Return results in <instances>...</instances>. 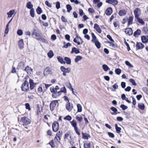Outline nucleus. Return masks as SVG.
Returning a JSON list of instances; mask_svg holds the SVG:
<instances>
[{
  "label": "nucleus",
  "mask_w": 148,
  "mask_h": 148,
  "mask_svg": "<svg viewBox=\"0 0 148 148\" xmlns=\"http://www.w3.org/2000/svg\"><path fill=\"white\" fill-rule=\"evenodd\" d=\"M21 120L23 123L24 126H26L30 124L31 122L30 119L25 116L21 118Z\"/></svg>",
  "instance_id": "1"
},
{
  "label": "nucleus",
  "mask_w": 148,
  "mask_h": 148,
  "mask_svg": "<svg viewBox=\"0 0 148 148\" xmlns=\"http://www.w3.org/2000/svg\"><path fill=\"white\" fill-rule=\"evenodd\" d=\"M21 88L22 91L25 92H27L29 90V83L27 81H25L21 85Z\"/></svg>",
  "instance_id": "2"
},
{
  "label": "nucleus",
  "mask_w": 148,
  "mask_h": 148,
  "mask_svg": "<svg viewBox=\"0 0 148 148\" xmlns=\"http://www.w3.org/2000/svg\"><path fill=\"white\" fill-rule=\"evenodd\" d=\"M60 70L63 72V75L65 76L66 75V73H69L71 71V69L69 68H66L64 66H62L60 67Z\"/></svg>",
  "instance_id": "3"
},
{
  "label": "nucleus",
  "mask_w": 148,
  "mask_h": 148,
  "mask_svg": "<svg viewBox=\"0 0 148 148\" xmlns=\"http://www.w3.org/2000/svg\"><path fill=\"white\" fill-rule=\"evenodd\" d=\"M73 41L74 42L76 43L78 45L82 44L83 42V40L81 38L77 35H76V37L73 39Z\"/></svg>",
  "instance_id": "4"
},
{
  "label": "nucleus",
  "mask_w": 148,
  "mask_h": 148,
  "mask_svg": "<svg viewBox=\"0 0 148 148\" xmlns=\"http://www.w3.org/2000/svg\"><path fill=\"white\" fill-rule=\"evenodd\" d=\"M59 124L57 121L54 122L52 125L53 131L54 132H57L59 129Z\"/></svg>",
  "instance_id": "5"
},
{
  "label": "nucleus",
  "mask_w": 148,
  "mask_h": 148,
  "mask_svg": "<svg viewBox=\"0 0 148 148\" xmlns=\"http://www.w3.org/2000/svg\"><path fill=\"white\" fill-rule=\"evenodd\" d=\"M136 18L139 17L141 14L140 9L138 8H136L134 11Z\"/></svg>",
  "instance_id": "6"
},
{
  "label": "nucleus",
  "mask_w": 148,
  "mask_h": 148,
  "mask_svg": "<svg viewBox=\"0 0 148 148\" xmlns=\"http://www.w3.org/2000/svg\"><path fill=\"white\" fill-rule=\"evenodd\" d=\"M32 36L34 38L38 40H40L42 37L39 32L37 33H32Z\"/></svg>",
  "instance_id": "7"
},
{
  "label": "nucleus",
  "mask_w": 148,
  "mask_h": 148,
  "mask_svg": "<svg viewBox=\"0 0 148 148\" xmlns=\"http://www.w3.org/2000/svg\"><path fill=\"white\" fill-rule=\"evenodd\" d=\"M58 102L57 100H54L52 101L50 105V109L51 111H53L56 105V103Z\"/></svg>",
  "instance_id": "8"
},
{
  "label": "nucleus",
  "mask_w": 148,
  "mask_h": 148,
  "mask_svg": "<svg viewBox=\"0 0 148 148\" xmlns=\"http://www.w3.org/2000/svg\"><path fill=\"white\" fill-rule=\"evenodd\" d=\"M25 68V64L23 62H20L17 66V69H23V70Z\"/></svg>",
  "instance_id": "9"
},
{
  "label": "nucleus",
  "mask_w": 148,
  "mask_h": 148,
  "mask_svg": "<svg viewBox=\"0 0 148 148\" xmlns=\"http://www.w3.org/2000/svg\"><path fill=\"white\" fill-rule=\"evenodd\" d=\"M125 32L126 34L129 36L132 35L133 34L132 29L130 28H128L126 29Z\"/></svg>",
  "instance_id": "10"
},
{
  "label": "nucleus",
  "mask_w": 148,
  "mask_h": 148,
  "mask_svg": "<svg viewBox=\"0 0 148 148\" xmlns=\"http://www.w3.org/2000/svg\"><path fill=\"white\" fill-rule=\"evenodd\" d=\"M29 82L30 84V88L31 90L34 89V87L35 86L36 84V83L34 82V81L32 79H30L29 80Z\"/></svg>",
  "instance_id": "11"
},
{
  "label": "nucleus",
  "mask_w": 148,
  "mask_h": 148,
  "mask_svg": "<svg viewBox=\"0 0 148 148\" xmlns=\"http://www.w3.org/2000/svg\"><path fill=\"white\" fill-rule=\"evenodd\" d=\"M33 69L28 66H26L24 70L28 74H30L32 72Z\"/></svg>",
  "instance_id": "12"
},
{
  "label": "nucleus",
  "mask_w": 148,
  "mask_h": 148,
  "mask_svg": "<svg viewBox=\"0 0 148 148\" xmlns=\"http://www.w3.org/2000/svg\"><path fill=\"white\" fill-rule=\"evenodd\" d=\"M136 49L137 50L141 49L143 48L144 45L141 43L137 42L136 45Z\"/></svg>",
  "instance_id": "13"
},
{
  "label": "nucleus",
  "mask_w": 148,
  "mask_h": 148,
  "mask_svg": "<svg viewBox=\"0 0 148 148\" xmlns=\"http://www.w3.org/2000/svg\"><path fill=\"white\" fill-rule=\"evenodd\" d=\"M127 13V11L125 9L121 10L119 12V14L120 16H125Z\"/></svg>",
  "instance_id": "14"
},
{
  "label": "nucleus",
  "mask_w": 148,
  "mask_h": 148,
  "mask_svg": "<svg viewBox=\"0 0 148 148\" xmlns=\"http://www.w3.org/2000/svg\"><path fill=\"white\" fill-rule=\"evenodd\" d=\"M94 28L96 29V31L99 33H101V30L99 27V25L97 23L94 24Z\"/></svg>",
  "instance_id": "15"
},
{
  "label": "nucleus",
  "mask_w": 148,
  "mask_h": 148,
  "mask_svg": "<svg viewBox=\"0 0 148 148\" xmlns=\"http://www.w3.org/2000/svg\"><path fill=\"white\" fill-rule=\"evenodd\" d=\"M73 108V106H71L70 103L69 101H68L66 103V109L69 112L70 111L72 108Z\"/></svg>",
  "instance_id": "16"
},
{
  "label": "nucleus",
  "mask_w": 148,
  "mask_h": 148,
  "mask_svg": "<svg viewBox=\"0 0 148 148\" xmlns=\"http://www.w3.org/2000/svg\"><path fill=\"white\" fill-rule=\"evenodd\" d=\"M112 12V9L110 8H108L106 11V14L108 16L110 15Z\"/></svg>",
  "instance_id": "17"
},
{
  "label": "nucleus",
  "mask_w": 148,
  "mask_h": 148,
  "mask_svg": "<svg viewBox=\"0 0 148 148\" xmlns=\"http://www.w3.org/2000/svg\"><path fill=\"white\" fill-rule=\"evenodd\" d=\"M74 53L75 54L79 53H80L79 49L75 47L73 48L71 53V54H73Z\"/></svg>",
  "instance_id": "18"
},
{
  "label": "nucleus",
  "mask_w": 148,
  "mask_h": 148,
  "mask_svg": "<svg viewBox=\"0 0 148 148\" xmlns=\"http://www.w3.org/2000/svg\"><path fill=\"white\" fill-rule=\"evenodd\" d=\"M18 46L20 49H22L24 47L23 40L22 39L20 40L18 42Z\"/></svg>",
  "instance_id": "19"
},
{
  "label": "nucleus",
  "mask_w": 148,
  "mask_h": 148,
  "mask_svg": "<svg viewBox=\"0 0 148 148\" xmlns=\"http://www.w3.org/2000/svg\"><path fill=\"white\" fill-rule=\"evenodd\" d=\"M110 109L114 112H111V114L112 115H116L117 114V110L116 108L114 107H112L110 108Z\"/></svg>",
  "instance_id": "20"
},
{
  "label": "nucleus",
  "mask_w": 148,
  "mask_h": 148,
  "mask_svg": "<svg viewBox=\"0 0 148 148\" xmlns=\"http://www.w3.org/2000/svg\"><path fill=\"white\" fill-rule=\"evenodd\" d=\"M106 2L116 5L118 3V1L116 0H107L106 1Z\"/></svg>",
  "instance_id": "21"
},
{
  "label": "nucleus",
  "mask_w": 148,
  "mask_h": 148,
  "mask_svg": "<svg viewBox=\"0 0 148 148\" xmlns=\"http://www.w3.org/2000/svg\"><path fill=\"white\" fill-rule=\"evenodd\" d=\"M141 40L143 43H145L147 42H148V36H142Z\"/></svg>",
  "instance_id": "22"
},
{
  "label": "nucleus",
  "mask_w": 148,
  "mask_h": 148,
  "mask_svg": "<svg viewBox=\"0 0 148 148\" xmlns=\"http://www.w3.org/2000/svg\"><path fill=\"white\" fill-rule=\"evenodd\" d=\"M75 118L77 121L79 123H80L81 121H82L83 120V118L82 117L80 114L76 115Z\"/></svg>",
  "instance_id": "23"
},
{
  "label": "nucleus",
  "mask_w": 148,
  "mask_h": 148,
  "mask_svg": "<svg viewBox=\"0 0 148 148\" xmlns=\"http://www.w3.org/2000/svg\"><path fill=\"white\" fill-rule=\"evenodd\" d=\"M15 12V10H12L9 11V12L7 13V14L8 15V17L9 18L12 17V15L14 14Z\"/></svg>",
  "instance_id": "24"
},
{
  "label": "nucleus",
  "mask_w": 148,
  "mask_h": 148,
  "mask_svg": "<svg viewBox=\"0 0 148 148\" xmlns=\"http://www.w3.org/2000/svg\"><path fill=\"white\" fill-rule=\"evenodd\" d=\"M141 31L140 29H138L134 33V36L136 37H138L140 34Z\"/></svg>",
  "instance_id": "25"
},
{
  "label": "nucleus",
  "mask_w": 148,
  "mask_h": 148,
  "mask_svg": "<svg viewBox=\"0 0 148 148\" xmlns=\"http://www.w3.org/2000/svg\"><path fill=\"white\" fill-rule=\"evenodd\" d=\"M70 123L74 129L77 127V123L75 120H73L72 121H71Z\"/></svg>",
  "instance_id": "26"
},
{
  "label": "nucleus",
  "mask_w": 148,
  "mask_h": 148,
  "mask_svg": "<svg viewBox=\"0 0 148 148\" xmlns=\"http://www.w3.org/2000/svg\"><path fill=\"white\" fill-rule=\"evenodd\" d=\"M84 148H90V142L84 143Z\"/></svg>",
  "instance_id": "27"
},
{
  "label": "nucleus",
  "mask_w": 148,
  "mask_h": 148,
  "mask_svg": "<svg viewBox=\"0 0 148 148\" xmlns=\"http://www.w3.org/2000/svg\"><path fill=\"white\" fill-rule=\"evenodd\" d=\"M62 131H59L58 132L57 134L56 135V136L59 138V140H58V141H60V138L61 137V136L62 134Z\"/></svg>",
  "instance_id": "28"
},
{
  "label": "nucleus",
  "mask_w": 148,
  "mask_h": 148,
  "mask_svg": "<svg viewBox=\"0 0 148 148\" xmlns=\"http://www.w3.org/2000/svg\"><path fill=\"white\" fill-rule=\"evenodd\" d=\"M115 126L116 131V132L118 133H119L121 132V128L118 126V125L117 124L115 125Z\"/></svg>",
  "instance_id": "29"
},
{
  "label": "nucleus",
  "mask_w": 148,
  "mask_h": 148,
  "mask_svg": "<svg viewBox=\"0 0 148 148\" xmlns=\"http://www.w3.org/2000/svg\"><path fill=\"white\" fill-rule=\"evenodd\" d=\"M64 60L66 61V63L68 64H71V61L70 58L67 57H65L64 58Z\"/></svg>",
  "instance_id": "30"
},
{
  "label": "nucleus",
  "mask_w": 148,
  "mask_h": 148,
  "mask_svg": "<svg viewBox=\"0 0 148 148\" xmlns=\"http://www.w3.org/2000/svg\"><path fill=\"white\" fill-rule=\"evenodd\" d=\"M136 19L137 20V21L141 25H143L145 24V22L143 21L142 19L140 18L139 17L137 18Z\"/></svg>",
  "instance_id": "31"
},
{
  "label": "nucleus",
  "mask_w": 148,
  "mask_h": 148,
  "mask_svg": "<svg viewBox=\"0 0 148 148\" xmlns=\"http://www.w3.org/2000/svg\"><path fill=\"white\" fill-rule=\"evenodd\" d=\"M143 32L146 34H148V27H144L142 29Z\"/></svg>",
  "instance_id": "32"
},
{
  "label": "nucleus",
  "mask_w": 148,
  "mask_h": 148,
  "mask_svg": "<svg viewBox=\"0 0 148 148\" xmlns=\"http://www.w3.org/2000/svg\"><path fill=\"white\" fill-rule=\"evenodd\" d=\"M27 7L29 9H31L33 8V5L31 4V2L30 1L28 2L26 4Z\"/></svg>",
  "instance_id": "33"
},
{
  "label": "nucleus",
  "mask_w": 148,
  "mask_h": 148,
  "mask_svg": "<svg viewBox=\"0 0 148 148\" xmlns=\"http://www.w3.org/2000/svg\"><path fill=\"white\" fill-rule=\"evenodd\" d=\"M30 14L32 17H34V9L33 8H32L30 9Z\"/></svg>",
  "instance_id": "34"
},
{
  "label": "nucleus",
  "mask_w": 148,
  "mask_h": 148,
  "mask_svg": "<svg viewBox=\"0 0 148 148\" xmlns=\"http://www.w3.org/2000/svg\"><path fill=\"white\" fill-rule=\"evenodd\" d=\"M102 68L105 71H107L108 70L110 69V68L106 64H103L102 65Z\"/></svg>",
  "instance_id": "35"
},
{
  "label": "nucleus",
  "mask_w": 148,
  "mask_h": 148,
  "mask_svg": "<svg viewBox=\"0 0 148 148\" xmlns=\"http://www.w3.org/2000/svg\"><path fill=\"white\" fill-rule=\"evenodd\" d=\"M57 59L59 62L61 64H65V62L64 61L63 59L61 57H58Z\"/></svg>",
  "instance_id": "36"
},
{
  "label": "nucleus",
  "mask_w": 148,
  "mask_h": 148,
  "mask_svg": "<svg viewBox=\"0 0 148 148\" xmlns=\"http://www.w3.org/2000/svg\"><path fill=\"white\" fill-rule=\"evenodd\" d=\"M36 12L38 14H40L42 12V10L40 6H38L36 9Z\"/></svg>",
  "instance_id": "37"
},
{
  "label": "nucleus",
  "mask_w": 148,
  "mask_h": 148,
  "mask_svg": "<svg viewBox=\"0 0 148 148\" xmlns=\"http://www.w3.org/2000/svg\"><path fill=\"white\" fill-rule=\"evenodd\" d=\"M82 59V57L80 56H77L75 59V62L77 63L79 61L81 60Z\"/></svg>",
  "instance_id": "38"
},
{
  "label": "nucleus",
  "mask_w": 148,
  "mask_h": 148,
  "mask_svg": "<svg viewBox=\"0 0 148 148\" xmlns=\"http://www.w3.org/2000/svg\"><path fill=\"white\" fill-rule=\"evenodd\" d=\"M138 107L141 110H143L145 108V105L143 103H139L138 104Z\"/></svg>",
  "instance_id": "39"
},
{
  "label": "nucleus",
  "mask_w": 148,
  "mask_h": 148,
  "mask_svg": "<svg viewBox=\"0 0 148 148\" xmlns=\"http://www.w3.org/2000/svg\"><path fill=\"white\" fill-rule=\"evenodd\" d=\"M48 56L50 58H52L54 55V54L52 51L50 50L49 52L48 53Z\"/></svg>",
  "instance_id": "40"
},
{
  "label": "nucleus",
  "mask_w": 148,
  "mask_h": 148,
  "mask_svg": "<svg viewBox=\"0 0 148 148\" xmlns=\"http://www.w3.org/2000/svg\"><path fill=\"white\" fill-rule=\"evenodd\" d=\"M133 17L132 16H130L128 19V23L129 25H131L132 23Z\"/></svg>",
  "instance_id": "41"
},
{
  "label": "nucleus",
  "mask_w": 148,
  "mask_h": 148,
  "mask_svg": "<svg viewBox=\"0 0 148 148\" xmlns=\"http://www.w3.org/2000/svg\"><path fill=\"white\" fill-rule=\"evenodd\" d=\"M90 136L87 133H82V137L84 139H88V137Z\"/></svg>",
  "instance_id": "42"
},
{
  "label": "nucleus",
  "mask_w": 148,
  "mask_h": 148,
  "mask_svg": "<svg viewBox=\"0 0 148 148\" xmlns=\"http://www.w3.org/2000/svg\"><path fill=\"white\" fill-rule=\"evenodd\" d=\"M66 7L67 9V12H69L72 10V7L69 4L67 5Z\"/></svg>",
  "instance_id": "43"
},
{
  "label": "nucleus",
  "mask_w": 148,
  "mask_h": 148,
  "mask_svg": "<svg viewBox=\"0 0 148 148\" xmlns=\"http://www.w3.org/2000/svg\"><path fill=\"white\" fill-rule=\"evenodd\" d=\"M91 35L92 38V42H95V41L96 39V36L93 33H92Z\"/></svg>",
  "instance_id": "44"
},
{
  "label": "nucleus",
  "mask_w": 148,
  "mask_h": 148,
  "mask_svg": "<svg viewBox=\"0 0 148 148\" xmlns=\"http://www.w3.org/2000/svg\"><path fill=\"white\" fill-rule=\"evenodd\" d=\"M77 111L78 112H80L82 111V107L81 105L79 104H78L77 105Z\"/></svg>",
  "instance_id": "45"
},
{
  "label": "nucleus",
  "mask_w": 148,
  "mask_h": 148,
  "mask_svg": "<svg viewBox=\"0 0 148 148\" xmlns=\"http://www.w3.org/2000/svg\"><path fill=\"white\" fill-rule=\"evenodd\" d=\"M95 42V44L96 46L98 48H100L101 47V45L100 42L98 41L97 40Z\"/></svg>",
  "instance_id": "46"
},
{
  "label": "nucleus",
  "mask_w": 148,
  "mask_h": 148,
  "mask_svg": "<svg viewBox=\"0 0 148 148\" xmlns=\"http://www.w3.org/2000/svg\"><path fill=\"white\" fill-rule=\"evenodd\" d=\"M64 119L65 120H67L69 121H70L72 119V117L71 116L68 115L64 117Z\"/></svg>",
  "instance_id": "47"
},
{
  "label": "nucleus",
  "mask_w": 148,
  "mask_h": 148,
  "mask_svg": "<svg viewBox=\"0 0 148 148\" xmlns=\"http://www.w3.org/2000/svg\"><path fill=\"white\" fill-rule=\"evenodd\" d=\"M115 72L117 75H119L121 72V70L119 68L116 69L115 70Z\"/></svg>",
  "instance_id": "48"
},
{
  "label": "nucleus",
  "mask_w": 148,
  "mask_h": 148,
  "mask_svg": "<svg viewBox=\"0 0 148 148\" xmlns=\"http://www.w3.org/2000/svg\"><path fill=\"white\" fill-rule=\"evenodd\" d=\"M17 33L18 35L19 36H21L23 34V32L21 29H19L17 30Z\"/></svg>",
  "instance_id": "49"
},
{
  "label": "nucleus",
  "mask_w": 148,
  "mask_h": 148,
  "mask_svg": "<svg viewBox=\"0 0 148 148\" xmlns=\"http://www.w3.org/2000/svg\"><path fill=\"white\" fill-rule=\"evenodd\" d=\"M120 107L123 110H125V109L127 108L128 107L127 106H125L124 104H121L120 106Z\"/></svg>",
  "instance_id": "50"
},
{
  "label": "nucleus",
  "mask_w": 148,
  "mask_h": 148,
  "mask_svg": "<svg viewBox=\"0 0 148 148\" xmlns=\"http://www.w3.org/2000/svg\"><path fill=\"white\" fill-rule=\"evenodd\" d=\"M125 64L127 65L130 67H133V66L130 63L129 61H125Z\"/></svg>",
  "instance_id": "51"
},
{
  "label": "nucleus",
  "mask_w": 148,
  "mask_h": 148,
  "mask_svg": "<svg viewBox=\"0 0 148 148\" xmlns=\"http://www.w3.org/2000/svg\"><path fill=\"white\" fill-rule=\"evenodd\" d=\"M71 44L69 42L67 43L66 44H65L64 46H63V48H67L69 46H71Z\"/></svg>",
  "instance_id": "52"
},
{
  "label": "nucleus",
  "mask_w": 148,
  "mask_h": 148,
  "mask_svg": "<svg viewBox=\"0 0 148 148\" xmlns=\"http://www.w3.org/2000/svg\"><path fill=\"white\" fill-rule=\"evenodd\" d=\"M56 7L58 9L60 8V3L59 1H57L56 2Z\"/></svg>",
  "instance_id": "53"
},
{
  "label": "nucleus",
  "mask_w": 148,
  "mask_h": 148,
  "mask_svg": "<svg viewBox=\"0 0 148 148\" xmlns=\"http://www.w3.org/2000/svg\"><path fill=\"white\" fill-rule=\"evenodd\" d=\"M130 81L131 82L132 84L134 86H136V84L135 82V81L133 79H130Z\"/></svg>",
  "instance_id": "54"
},
{
  "label": "nucleus",
  "mask_w": 148,
  "mask_h": 148,
  "mask_svg": "<svg viewBox=\"0 0 148 148\" xmlns=\"http://www.w3.org/2000/svg\"><path fill=\"white\" fill-rule=\"evenodd\" d=\"M45 3L48 7H51L52 6L47 1H45Z\"/></svg>",
  "instance_id": "55"
},
{
  "label": "nucleus",
  "mask_w": 148,
  "mask_h": 148,
  "mask_svg": "<svg viewBox=\"0 0 148 148\" xmlns=\"http://www.w3.org/2000/svg\"><path fill=\"white\" fill-rule=\"evenodd\" d=\"M108 135L110 137L113 138L114 137V134L110 132H108Z\"/></svg>",
  "instance_id": "56"
},
{
  "label": "nucleus",
  "mask_w": 148,
  "mask_h": 148,
  "mask_svg": "<svg viewBox=\"0 0 148 148\" xmlns=\"http://www.w3.org/2000/svg\"><path fill=\"white\" fill-rule=\"evenodd\" d=\"M61 92H63L65 93L66 92V89L65 87H64L61 88V90L60 91Z\"/></svg>",
  "instance_id": "57"
},
{
  "label": "nucleus",
  "mask_w": 148,
  "mask_h": 148,
  "mask_svg": "<svg viewBox=\"0 0 148 148\" xmlns=\"http://www.w3.org/2000/svg\"><path fill=\"white\" fill-rule=\"evenodd\" d=\"M50 71V69H49V67H47L45 69L44 71V72H46L47 73H49Z\"/></svg>",
  "instance_id": "58"
},
{
  "label": "nucleus",
  "mask_w": 148,
  "mask_h": 148,
  "mask_svg": "<svg viewBox=\"0 0 148 148\" xmlns=\"http://www.w3.org/2000/svg\"><path fill=\"white\" fill-rule=\"evenodd\" d=\"M53 142V140H52L51 142L49 143V144L51 145L52 147H54L55 146Z\"/></svg>",
  "instance_id": "59"
},
{
  "label": "nucleus",
  "mask_w": 148,
  "mask_h": 148,
  "mask_svg": "<svg viewBox=\"0 0 148 148\" xmlns=\"http://www.w3.org/2000/svg\"><path fill=\"white\" fill-rule=\"evenodd\" d=\"M25 107L26 109H28L29 110H30L31 108L30 106V105L28 103H26L25 104Z\"/></svg>",
  "instance_id": "60"
},
{
  "label": "nucleus",
  "mask_w": 148,
  "mask_h": 148,
  "mask_svg": "<svg viewBox=\"0 0 148 148\" xmlns=\"http://www.w3.org/2000/svg\"><path fill=\"white\" fill-rule=\"evenodd\" d=\"M66 87L68 88L70 90L72 89V88H73L70 83H69V84L66 85Z\"/></svg>",
  "instance_id": "61"
},
{
  "label": "nucleus",
  "mask_w": 148,
  "mask_h": 148,
  "mask_svg": "<svg viewBox=\"0 0 148 148\" xmlns=\"http://www.w3.org/2000/svg\"><path fill=\"white\" fill-rule=\"evenodd\" d=\"M107 38L109 39L110 41H111L112 42H114V40L111 37L110 35H108L107 36Z\"/></svg>",
  "instance_id": "62"
},
{
  "label": "nucleus",
  "mask_w": 148,
  "mask_h": 148,
  "mask_svg": "<svg viewBox=\"0 0 148 148\" xmlns=\"http://www.w3.org/2000/svg\"><path fill=\"white\" fill-rule=\"evenodd\" d=\"M121 86L122 87L124 88L126 86V84L125 82H122L121 83Z\"/></svg>",
  "instance_id": "63"
},
{
  "label": "nucleus",
  "mask_w": 148,
  "mask_h": 148,
  "mask_svg": "<svg viewBox=\"0 0 148 148\" xmlns=\"http://www.w3.org/2000/svg\"><path fill=\"white\" fill-rule=\"evenodd\" d=\"M61 19L63 22H66L67 21V19H66L65 17L64 16H62L61 17Z\"/></svg>",
  "instance_id": "64"
}]
</instances>
